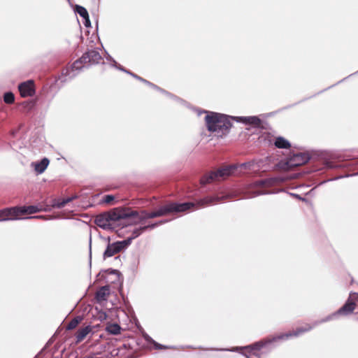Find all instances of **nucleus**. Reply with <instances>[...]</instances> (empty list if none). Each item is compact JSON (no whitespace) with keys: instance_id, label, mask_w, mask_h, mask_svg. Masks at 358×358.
I'll list each match as a JSON object with an SVG mask.
<instances>
[{"instance_id":"423d86ee","label":"nucleus","mask_w":358,"mask_h":358,"mask_svg":"<svg viewBox=\"0 0 358 358\" xmlns=\"http://www.w3.org/2000/svg\"><path fill=\"white\" fill-rule=\"evenodd\" d=\"M194 205L192 202L182 203H170L159 207L157 212L158 217H162L173 213L185 212L192 208Z\"/></svg>"},{"instance_id":"bb28decb","label":"nucleus","mask_w":358,"mask_h":358,"mask_svg":"<svg viewBox=\"0 0 358 358\" xmlns=\"http://www.w3.org/2000/svg\"><path fill=\"white\" fill-rule=\"evenodd\" d=\"M3 101L8 104H11L15 101L14 94L11 92H6L3 95Z\"/></svg>"},{"instance_id":"473e14b6","label":"nucleus","mask_w":358,"mask_h":358,"mask_svg":"<svg viewBox=\"0 0 358 358\" xmlns=\"http://www.w3.org/2000/svg\"><path fill=\"white\" fill-rule=\"evenodd\" d=\"M158 226V223H153V224H149V225H147V226H144L143 227V229L144 231L148 229H154L156 227Z\"/></svg>"},{"instance_id":"5701e85b","label":"nucleus","mask_w":358,"mask_h":358,"mask_svg":"<svg viewBox=\"0 0 358 358\" xmlns=\"http://www.w3.org/2000/svg\"><path fill=\"white\" fill-rule=\"evenodd\" d=\"M109 294V289L107 286L102 287L96 294L98 301H104Z\"/></svg>"},{"instance_id":"72a5a7b5","label":"nucleus","mask_w":358,"mask_h":358,"mask_svg":"<svg viewBox=\"0 0 358 358\" xmlns=\"http://www.w3.org/2000/svg\"><path fill=\"white\" fill-rule=\"evenodd\" d=\"M84 19V24L85 27H90L91 25V23H90V20L89 19V16L87 17H85L83 18Z\"/></svg>"},{"instance_id":"a211bd4d","label":"nucleus","mask_w":358,"mask_h":358,"mask_svg":"<svg viewBox=\"0 0 358 358\" xmlns=\"http://www.w3.org/2000/svg\"><path fill=\"white\" fill-rule=\"evenodd\" d=\"M92 331V327L91 326L88 325L85 327L79 329L77 333L76 334V343H79L85 339V338L87 336L88 334H90Z\"/></svg>"},{"instance_id":"9d476101","label":"nucleus","mask_w":358,"mask_h":358,"mask_svg":"<svg viewBox=\"0 0 358 358\" xmlns=\"http://www.w3.org/2000/svg\"><path fill=\"white\" fill-rule=\"evenodd\" d=\"M18 90L22 97L32 96L35 94L34 83L32 80L23 82L18 85Z\"/></svg>"},{"instance_id":"f3484780","label":"nucleus","mask_w":358,"mask_h":358,"mask_svg":"<svg viewBox=\"0 0 358 358\" xmlns=\"http://www.w3.org/2000/svg\"><path fill=\"white\" fill-rule=\"evenodd\" d=\"M237 119L238 121L242 122L246 124L259 126L261 124L260 119L257 116L238 117Z\"/></svg>"},{"instance_id":"412c9836","label":"nucleus","mask_w":358,"mask_h":358,"mask_svg":"<svg viewBox=\"0 0 358 358\" xmlns=\"http://www.w3.org/2000/svg\"><path fill=\"white\" fill-rule=\"evenodd\" d=\"M77 198H78V196L77 195H74L73 196L64 199H63L61 201H55L53 204H52V207L57 208H62L63 207L65 206L66 204H67L68 203L73 201L74 199H76Z\"/></svg>"},{"instance_id":"1a4fd4ad","label":"nucleus","mask_w":358,"mask_h":358,"mask_svg":"<svg viewBox=\"0 0 358 358\" xmlns=\"http://www.w3.org/2000/svg\"><path fill=\"white\" fill-rule=\"evenodd\" d=\"M18 207L5 208L0 210V222L19 220Z\"/></svg>"},{"instance_id":"0eeeda50","label":"nucleus","mask_w":358,"mask_h":358,"mask_svg":"<svg viewBox=\"0 0 358 358\" xmlns=\"http://www.w3.org/2000/svg\"><path fill=\"white\" fill-rule=\"evenodd\" d=\"M130 245V239H125L121 241H117L109 243L103 253V258L111 257L126 249Z\"/></svg>"},{"instance_id":"ddd939ff","label":"nucleus","mask_w":358,"mask_h":358,"mask_svg":"<svg viewBox=\"0 0 358 358\" xmlns=\"http://www.w3.org/2000/svg\"><path fill=\"white\" fill-rule=\"evenodd\" d=\"M50 161L48 158L44 157L39 162H34L31 164V166L34 168L37 174H42L49 165Z\"/></svg>"},{"instance_id":"e433bc0d","label":"nucleus","mask_w":358,"mask_h":358,"mask_svg":"<svg viewBox=\"0 0 358 358\" xmlns=\"http://www.w3.org/2000/svg\"><path fill=\"white\" fill-rule=\"evenodd\" d=\"M42 217H43V216L40 215V216H33V217H29V218H42Z\"/></svg>"},{"instance_id":"7c9ffc66","label":"nucleus","mask_w":358,"mask_h":358,"mask_svg":"<svg viewBox=\"0 0 358 358\" xmlns=\"http://www.w3.org/2000/svg\"><path fill=\"white\" fill-rule=\"evenodd\" d=\"M114 199H115L114 196L108 194V195L104 196L102 201L104 203L108 204V203H110L114 200Z\"/></svg>"},{"instance_id":"a19ab883","label":"nucleus","mask_w":358,"mask_h":358,"mask_svg":"<svg viewBox=\"0 0 358 358\" xmlns=\"http://www.w3.org/2000/svg\"><path fill=\"white\" fill-rule=\"evenodd\" d=\"M87 358H92V357H87Z\"/></svg>"},{"instance_id":"cd10ccee","label":"nucleus","mask_w":358,"mask_h":358,"mask_svg":"<svg viewBox=\"0 0 358 358\" xmlns=\"http://www.w3.org/2000/svg\"><path fill=\"white\" fill-rule=\"evenodd\" d=\"M76 11L77 13L80 15L83 18L87 17L89 16L87 10L80 6H76Z\"/></svg>"},{"instance_id":"a878e982","label":"nucleus","mask_w":358,"mask_h":358,"mask_svg":"<svg viewBox=\"0 0 358 358\" xmlns=\"http://www.w3.org/2000/svg\"><path fill=\"white\" fill-rule=\"evenodd\" d=\"M143 231L144 229L143 227L134 229L131 232V236L127 238L130 239V244L131 243L133 239L138 237Z\"/></svg>"},{"instance_id":"7ed1b4c3","label":"nucleus","mask_w":358,"mask_h":358,"mask_svg":"<svg viewBox=\"0 0 358 358\" xmlns=\"http://www.w3.org/2000/svg\"><path fill=\"white\" fill-rule=\"evenodd\" d=\"M208 130L215 136L222 137L229 132L231 123L228 116L214 112L203 111Z\"/></svg>"},{"instance_id":"2f4dec72","label":"nucleus","mask_w":358,"mask_h":358,"mask_svg":"<svg viewBox=\"0 0 358 358\" xmlns=\"http://www.w3.org/2000/svg\"><path fill=\"white\" fill-rule=\"evenodd\" d=\"M147 217L149 218V219H152V218L158 217V215H157V210L151 212V213H149L148 214H147Z\"/></svg>"},{"instance_id":"c756f323","label":"nucleus","mask_w":358,"mask_h":358,"mask_svg":"<svg viewBox=\"0 0 358 358\" xmlns=\"http://www.w3.org/2000/svg\"><path fill=\"white\" fill-rule=\"evenodd\" d=\"M145 339L146 341H149V342H151L152 343H153L155 348L156 349H158V350H162V349H168L169 348V347L167 346H165V345H162L157 342H155V341H153L150 337L149 336H146L145 337Z\"/></svg>"},{"instance_id":"4468645a","label":"nucleus","mask_w":358,"mask_h":358,"mask_svg":"<svg viewBox=\"0 0 358 358\" xmlns=\"http://www.w3.org/2000/svg\"><path fill=\"white\" fill-rule=\"evenodd\" d=\"M285 181V178L280 177L270 178L266 180H262L257 182V185L259 187H272L279 185Z\"/></svg>"},{"instance_id":"2eb2a0df","label":"nucleus","mask_w":358,"mask_h":358,"mask_svg":"<svg viewBox=\"0 0 358 358\" xmlns=\"http://www.w3.org/2000/svg\"><path fill=\"white\" fill-rule=\"evenodd\" d=\"M221 199L222 198L219 197L218 196H206L203 199L198 200L196 203H193L194 205L192 208H193L195 206H197L199 208L204 207L212 203H214L215 202L220 201Z\"/></svg>"},{"instance_id":"c85d7f7f","label":"nucleus","mask_w":358,"mask_h":358,"mask_svg":"<svg viewBox=\"0 0 358 358\" xmlns=\"http://www.w3.org/2000/svg\"><path fill=\"white\" fill-rule=\"evenodd\" d=\"M337 315H338V314L337 313V311L333 313L332 314L328 315L327 317L323 318L322 320H321L320 322H317L315 325H317L320 323H322V322H329L330 320H334Z\"/></svg>"},{"instance_id":"f704fd0d","label":"nucleus","mask_w":358,"mask_h":358,"mask_svg":"<svg viewBox=\"0 0 358 358\" xmlns=\"http://www.w3.org/2000/svg\"><path fill=\"white\" fill-rule=\"evenodd\" d=\"M291 195H292V196H294V197H296V198H297V199H301V200H302V201H306V199H305L301 198V197L299 195H298V194H291Z\"/></svg>"},{"instance_id":"f257e3e1","label":"nucleus","mask_w":358,"mask_h":358,"mask_svg":"<svg viewBox=\"0 0 358 358\" xmlns=\"http://www.w3.org/2000/svg\"><path fill=\"white\" fill-rule=\"evenodd\" d=\"M313 327L310 324H306L305 327H299L295 331L292 332L282 334L280 335L273 337L272 338H268L266 340L260 341L252 345H247L245 347H235L231 349H217L216 350H224V351H231V352H239L243 350H248L252 355L260 358V354L259 351L268 345V344L276 342L280 340H287L292 336H299L304 332L308 331L312 329Z\"/></svg>"},{"instance_id":"f8f14e48","label":"nucleus","mask_w":358,"mask_h":358,"mask_svg":"<svg viewBox=\"0 0 358 358\" xmlns=\"http://www.w3.org/2000/svg\"><path fill=\"white\" fill-rule=\"evenodd\" d=\"M356 308V303L351 298H348L346 301L345 303L337 310V313L338 315H349L352 313L354 310Z\"/></svg>"},{"instance_id":"39448f33","label":"nucleus","mask_w":358,"mask_h":358,"mask_svg":"<svg viewBox=\"0 0 358 358\" xmlns=\"http://www.w3.org/2000/svg\"><path fill=\"white\" fill-rule=\"evenodd\" d=\"M310 158L305 153H296L285 161H281L278 164L280 169L289 171L294 167L301 166L309 161Z\"/></svg>"},{"instance_id":"6ab92c4d","label":"nucleus","mask_w":358,"mask_h":358,"mask_svg":"<svg viewBox=\"0 0 358 358\" xmlns=\"http://www.w3.org/2000/svg\"><path fill=\"white\" fill-rule=\"evenodd\" d=\"M19 209V215L29 213V214H33L38 212L41 211V208H38L37 206H23V207H18Z\"/></svg>"},{"instance_id":"dca6fc26","label":"nucleus","mask_w":358,"mask_h":358,"mask_svg":"<svg viewBox=\"0 0 358 358\" xmlns=\"http://www.w3.org/2000/svg\"><path fill=\"white\" fill-rule=\"evenodd\" d=\"M107 59H108V61L112 62V65H113V66H115V68H117V69H120V70H121V71H124V72H126V73H129V74L131 75L133 77L136 78V79H138V80H141L142 82H143V83H146V84H148V85H150L153 86V85H152L150 83H149L148 81H147V80H144L143 78H141V77H139V76H136V75H135V74H134V73H131V72H129V71H127V70H125V69H124L123 67H122L120 65L117 64V62H115V60H114V59H113V58H112L109 55H108V56H107Z\"/></svg>"},{"instance_id":"58836bf2","label":"nucleus","mask_w":358,"mask_h":358,"mask_svg":"<svg viewBox=\"0 0 358 358\" xmlns=\"http://www.w3.org/2000/svg\"><path fill=\"white\" fill-rule=\"evenodd\" d=\"M247 358H252L249 355H245Z\"/></svg>"},{"instance_id":"20e7f679","label":"nucleus","mask_w":358,"mask_h":358,"mask_svg":"<svg viewBox=\"0 0 358 358\" xmlns=\"http://www.w3.org/2000/svg\"><path fill=\"white\" fill-rule=\"evenodd\" d=\"M102 59L100 53L95 50H90L85 52L80 59L76 60L71 66V69L66 71V76L69 78L76 76L77 73L82 69L86 64H98Z\"/></svg>"},{"instance_id":"6e6552de","label":"nucleus","mask_w":358,"mask_h":358,"mask_svg":"<svg viewBox=\"0 0 358 358\" xmlns=\"http://www.w3.org/2000/svg\"><path fill=\"white\" fill-rule=\"evenodd\" d=\"M235 168L234 166H227L220 169L215 172L210 173L205 179H203L202 182L208 183L214 180H219L220 178H224L231 175Z\"/></svg>"},{"instance_id":"aec40b11","label":"nucleus","mask_w":358,"mask_h":358,"mask_svg":"<svg viewBox=\"0 0 358 358\" xmlns=\"http://www.w3.org/2000/svg\"><path fill=\"white\" fill-rule=\"evenodd\" d=\"M261 162H249L247 163H243L240 165L241 168L249 169L254 172L258 171L261 168L260 165Z\"/></svg>"},{"instance_id":"4be33fe9","label":"nucleus","mask_w":358,"mask_h":358,"mask_svg":"<svg viewBox=\"0 0 358 358\" xmlns=\"http://www.w3.org/2000/svg\"><path fill=\"white\" fill-rule=\"evenodd\" d=\"M274 145L278 148H289L290 147L289 142L281 136L275 138Z\"/></svg>"},{"instance_id":"f03ea898","label":"nucleus","mask_w":358,"mask_h":358,"mask_svg":"<svg viewBox=\"0 0 358 358\" xmlns=\"http://www.w3.org/2000/svg\"><path fill=\"white\" fill-rule=\"evenodd\" d=\"M128 214L121 210H113L98 215L94 220L95 224L105 230H114L121 225H128Z\"/></svg>"},{"instance_id":"4c0bfd02","label":"nucleus","mask_w":358,"mask_h":358,"mask_svg":"<svg viewBox=\"0 0 358 358\" xmlns=\"http://www.w3.org/2000/svg\"><path fill=\"white\" fill-rule=\"evenodd\" d=\"M166 222H167L166 220H164V221H160V222H157V223H158V225H159V224H164V223H166Z\"/></svg>"},{"instance_id":"b1692460","label":"nucleus","mask_w":358,"mask_h":358,"mask_svg":"<svg viewBox=\"0 0 358 358\" xmlns=\"http://www.w3.org/2000/svg\"><path fill=\"white\" fill-rule=\"evenodd\" d=\"M107 331L113 335H117L120 333V327L117 324H111L107 326Z\"/></svg>"},{"instance_id":"c9c22d12","label":"nucleus","mask_w":358,"mask_h":358,"mask_svg":"<svg viewBox=\"0 0 358 358\" xmlns=\"http://www.w3.org/2000/svg\"><path fill=\"white\" fill-rule=\"evenodd\" d=\"M267 192H260V191H258L256 192L255 195H259V194H266Z\"/></svg>"},{"instance_id":"393cba45","label":"nucleus","mask_w":358,"mask_h":358,"mask_svg":"<svg viewBox=\"0 0 358 358\" xmlns=\"http://www.w3.org/2000/svg\"><path fill=\"white\" fill-rule=\"evenodd\" d=\"M82 320H83V317L80 316H78V317H75L67 325V327H66L67 329L71 330V329H75L78 326V324L82 321Z\"/></svg>"},{"instance_id":"9b49d317","label":"nucleus","mask_w":358,"mask_h":358,"mask_svg":"<svg viewBox=\"0 0 358 358\" xmlns=\"http://www.w3.org/2000/svg\"><path fill=\"white\" fill-rule=\"evenodd\" d=\"M148 213H149L145 211H143L141 215H139L136 211H132L130 213H127L129 215L127 217L128 225L138 224L143 223L145 220L148 219L147 217V214Z\"/></svg>"},{"instance_id":"ea45409f","label":"nucleus","mask_w":358,"mask_h":358,"mask_svg":"<svg viewBox=\"0 0 358 358\" xmlns=\"http://www.w3.org/2000/svg\"><path fill=\"white\" fill-rule=\"evenodd\" d=\"M356 175H358V173H356Z\"/></svg>"}]
</instances>
